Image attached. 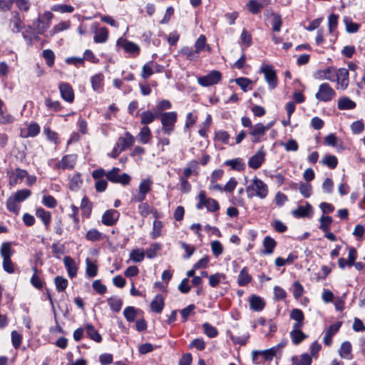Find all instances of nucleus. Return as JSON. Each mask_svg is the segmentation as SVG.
<instances>
[{
	"label": "nucleus",
	"instance_id": "obj_6",
	"mask_svg": "<svg viewBox=\"0 0 365 365\" xmlns=\"http://www.w3.org/2000/svg\"><path fill=\"white\" fill-rule=\"evenodd\" d=\"M260 72L264 74V79L268 83L269 88L272 90L277 86V77L275 71L271 65H263L260 68Z\"/></svg>",
	"mask_w": 365,
	"mask_h": 365
},
{
	"label": "nucleus",
	"instance_id": "obj_20",
	"mask_svg": "<svg viewBox=\"0 0 365 365\" xmlns=\"http://www.w3.org/2000/svg\"><path fill=\"white\" fill-rule=\"evenodd\" d=\"M63 264L69 277L71 279L75 277L77 274L78 267L74 259L70 256H66L63 257Z\"/></svg>",
	"mask_w": 365,
	"mask_h": 365
},
{
	"label": "nucleus",
	"instance_id": "obj_56",
	"mask_svg": "<svg viewBox=\"0 0 365 365\" xmlns=\"http://www.w3.org/2000/svg\"><path fill=\"white\" fill-rule=\"evenodd\" d=\"M229 139L230 135L225 130H220L215 133V140L218 142H221L224 144H227L229 142Z\"/></svg>",
	"mask_w": 365,
	"mask_h": 365
},
{
	"label": "nucleus",
	"instance_id": "obj_39",
	"mask_svg": "<svg viewBox=\"0 0 365 365\" xmlns=\"http://www.w3.org/2000/svg\"><path fill=\"white\" fill-rule=\"evenodd\" d=\"M252 280V277L249 274L247 267H244L240 272L237 283L240 286H245Z\"/></svg>",
	"mask_w": 365,
	"mask_h": 365
},
{
	"label": "nucleus",
	"instance_id": "obj_35",
	"mask_svg": "<svg viewBox=\"0 0 365 365\" xmlns=\"http://www.w3.org/2000/svg\"><path fill=\"white\" fill-rule=\"evenodd\" d=\"M344 24L346 31L349 34L356 33L361 26L359 24L353 22L349 17H344Z\"/></svg>",
	"mask_w": 365,
	"mask_h": 365
},
{
	"label": "nucleus",
	"instance_id": "obj_58",
	"mask_svg": "<svg viewBox=\"0 0 365 365\" xmlns=\"http://www.w3.org/2000/svg\"><path fill=\"white\" fill-rule=\"evenodd\" d=\"M108 303L110 309L115 312H118L123 305L122 300L116 297H110L108 299Z\"/></svg>",
	"mask_w": 365,
	"mask_h": 365
},
{
	"label": "nucleus",
	"instance_id": "obj_32",
	"mask_svg": "<svg viewBox=\"0 0 365 365\" xmlns=\"http://www.w3.org/2000/svg\"><path fill=\"white\" fill-rule=\"evenodd\" d=\"M19 203L14 195H11L6 200V208L10 212L17 215L20 210Z\"/></svg>",
	"mask_w": 365,
	"mask_h": 365
},
{
	"label": "nucleus",
	"instance_id": "obj_40",
	"mask_svg": "<svg viewBox=\"0 0 365 365\" xmlns=\"http://www.w3.org/2000/svg\"><path fill=\"white\" fill-rule=\"evenodd\" d=\"M83 184V180L79 173H76L71 178L68 186L69 189L73 191L78 190Z\"/></svg>",
	"mask_w": 365,
	"mask_h": 365
},
{
	"label": "nucleus",
	"instance_id": "obj_4",
	"mask_svg": "<svg viewBox=\"0 0 365 365\" xmlns=\"http://www.w3.org/2000/svg\"><path fill=\"white\" fill-rule=\"evenodd\" d=\"M197 198L198 203L196 205L197 210H201L203 207H205L208 211L215 212L220 208L218 202L212 198H207L205 192L203 190L199 192Z\"/></svg>",
	"mask_w": 365,
	"mask_h": 365
},
{
	"label": "nucleus",
	"instance_id": "obj_44",
	"mask_svg": "<svg viewBox=\"0 0 365 365\" xmlns=\"http://www.w3.org/2000/svg\"><path fill=\"white\" fill-rule=\"evenodd\" d=\"M70 27V21H61L59 24L55 25L52 29L48 32L49 36H53L56 34L67 30Z\"/></svg>",
	"mask_w": 365,
	"mask_h": 365
},
{
	"label": "nucleus",
	"instance_id": "obj_9",
	"mask_svg": "<svg viewBox=\"0 0 365 365\" xmlns=\"http://www.w3.org/2000/svg\"><path fill=\"white\" fill-rule=\"evenodd\" d=\"M339 71H340V70L336 71L334 68H329L324 70H319L315 73L314 78L319 80L326 79L331 81H337L339 83Z\"/></svg>",
	"mask_w": 365,
	"mask_h": 365
},
{
	"label": "nucleus",
	"instance_id": "obj_41",
	"mask_svg": "<svg viewBox=\"0 0 365 365\" xmlns=\"http://www.w3.org/2000/svg\"><path fill=\"white\" fill-rule=\"evenodd\" d=\"M39 132H40L39 125L36 123H31L28 126L26 133H24L22 131L21 133V135L23 138L35 137L39 133Z\"/></svg>",
	"mask_w": 365,
	"mask_h": 365
},
{
	"label": "nucleus",
	"instance_id": "obj_10",
	"mask_svg": "<svg viewBox=\"0 0 365 365\" xmlns=\"http://www.w3.org/2000/svg\"><path fill=\"white\" fill-rule=\"evenodd\" d=\"M9 185L14 187L27 176V171L21 168H16L7 171Z\"/></svg>",
	"mask_w": 365,
	"mask_h": 365
},
{
	"label": "nucleus",
	"instance_id": "obj_18",
	"mask_svg": "<svg viewBox=\"0 0 365 365\" xmlns=\"http://www.w3.org/2000/svg\"><path fill=\"white\" fill-rule=\"evenodd\" d=\"M134 142V136L129 132H125L124 136L118 138L115 145L120 149V150L124 151L128 147L133 145Z\"/></svg>",
	"mask_w": 365,
	"mask_h": 365
},
{
	"label": "nucleus",
	"instance_id": "obj_61",
	"mask_svg": "<svg viewBox=\"0 0 365 365\" xmlns=\"http://www.w3.org/2000/svg\"><path fill=\"white\" fill-rule=\"evenodd\" d=\"M31 195V192L28 189H21L18 190L13 195L19 202H21L29 198Z\"/></svg>",
	"mask_w": 365,
	"mask_h": 365
},
{
	"label": "nucleus",
	"instance_id": "obj_59",
	"mask_svg": "<svg viewBox=\"0 0 365 365\" xmlns=\"http://www.w3.org/2000/svg\"><path fill=\"white\" fill-rule=\"evenodd\" d=\"M54 283L58 292H62L68 287V280L63 277L58 276L54 279Z\"/></svg>",
	"mask_w": 365,
	"mask_h": 365
},
{
	"label": "nucleus",
	"instance_id": "obj_57",
	"mask_svg": "<svg viewBox=\"0 0 365 365\" xmlns=\"http://www.w3.org/2000/svg\"><path fill=\"white\" fill-rule=\"evenodd\" d=\"M51 10L61 14L72 13L74 11V8L72 6L66 4H56L51 7Z\"/></svg>",
	"mask_w": 365,
	"mask_h": 365
},
{
	"label": "nucleus",
	"instance_id": "obj_12",
	"mask_svg": "<svg viewBox=\"0 0 365 365\" xmlns=\"http://www.w3.org/2000/svg\"><path fill=\"white\" fill-rule=\"evenodd\" d=\"M117 46L123 48L125 52L134 56L138 55L140 50L138 45L123 38H120L117 41Z\"/></svg>",
	"mask_w": 365,
	"mask_h": 365
},
{
	"label": "nucleus",
	"instance_id": "obj_27",
	"mask_svg": "<svg viewBox=\"0 0 365 365\" xmlns=\"http://www.w3.org/2000/svg\"><path fill=\"white\" fill-rule=\"evenodd\" d=\"M76 163V157L74 155H65L58 163V168L63 169H71Z\"/></svg>",
	"mask_w": 365,
	"mask_h": 365
},
{
	"label": "nucleus",
	"instance_id": "obj_33",
	"mask_svg": "<svg viewBox=\"0 0 365 365\" xmlns=\"http://www.w3.org/2000/svg\"><path fill=\"white\" fill-rule=\"evenodd\" d=\"M290 317L292 319L295 321L293 325H299V327H303L304 317L301 309H294L291 312Z\"/></svg>",
	"mask_w": 365,
	"mask_h": 365
},
{
	"label": "nucleus",
	"instance_id": "obj_53",
	"mask_svg": "<svg viewBox=\"0 0 365 365\" xmlns=\"http://www.w3.org/2000/svg\"><path fill=\"white\" fill-rule=\"evenodd\" d=\"M180 53L190 61L196 60L198 58V53L190 47L182 48Z\"/></svg>",
	"mask_w": 365,
	"mask_h": 365
},
{
	"label": "nucleus",
	"instance_id": "obj_50",
	"mask_svg": "<svg viewBox=\"0 0 365 365\" xmlns=\"http://www.w3.org/2000/svg\"><path fill=\"white\" fill-rule=\"evenodd\" d=\"M321 163L329 167V168H334L337 165V159L334 155H324L321 160Z\"/></svg>",
	"mask_w": 365,
	"mask_h": 365
},
{
	"label": "nucleus",
	"instance_id": "obj_60",
	"mask_svg": "<svg viewBox=\"0 0 365 365\" xmlns=\"http://www.w3.org/2000/svg\"><path fill=\"white\" fill-rule=\"evenodd\" d=\"M202 327L204 329L205 334L210 338H214L217 336L218 331L217 329L210 324L209 323L206 322L202 324Z\"/></svg>",
	"mask_w": 365,
	"mask_h": 365
},
{
	"label": "nucleus",
	"instance_id": "obj_26",
	"mask_svg": "<svg viewBox=\"0 0 365 365\" xmlns=\"http://www.w3.org/2000/svg\"><path fill=\"white\" fill-rule=\"evenodd\" d=\"M152 311L160 313L164 307V299L160 294L156 295L150 304Z\"/></svg>",
	"mask_w": 365,
	"mask_h": 365
},
{
	"label": "nucleus",
	"instance_id": "obj_52",
	"mask_svg": "<svg viewBox=\"0 0 365 365\" xmlns=\"http://www.w3.org/2000/svg\"><path fill=\"white\" fill-rule=\"evenodd\" d=\"M356 257H357V252H356V249L354 247H349L348 258L346 259H344V267L353 266Z\"/></svg>",
	"mask_w": 365,
	"mask_h": 365
},
{
	"label": "nucleus",
	"instance_id": "obj_14",
	"mask_svg": "<svg viewBox=\"0 0 365 365\" xmlns=\"http://www.w3.org/2000/svg\"><path fill=\"white\" fill-rule=\"evenodd\" d=\"M119 216L120 214L118 211L114 209H110L103 214L101 222L106 226H113L117 222Z\"/></svg>",
	"mask_w": 365,
	"mask_h": 365
},
{
	"label": "nucleus",
	"instance_id": "obj_29",
	"mask_svg": "<svg viewBox=\"0 0 365 365\" xmlns=\"http://www.w3.org/2000/svg\"><path fill=\"white\" fill-rule=\"evenodd\" d=\"M104 76L102 73H97L91 78L92 88L95 91H99L103 85Z\"/></svg>",
	"mask_w": 365,
	"mask_h": 365
},
{
	"label": "nucleus",
	"instance_id": "obj_34",
	"mask_svg": "<svg viewBox=\"0 0 365 365\" xmlns=\"http://www.w3.org/2000/svg\"><path fill=\"white\" fill-rule=\"evenodd\" d=\"M86 273L88 277H94L98 274V266L89 258L86 259Z\"/></svg>",
	"mask_w": 365,
	"mask_h": 365
},
{
	"label": "nucleus",
	"instance_id": "obj_37",
	"mask_svg": "<svg viewBox=\"0 0 365 365\" xmlns=\"http://www.w3.org/2000/svg\"><path fill=\"white\" fill-rule=\"evenodd\" d=\"M14 254V250L10 242H4L0 247V255L4 259H11Z\"/></svg>",
	"mask_w": 365,
	"mask_h": 365
},
{
	"label": "nucleus",
	"instance_id": "obj_38",
	"mask_svg": "<svg viewBox=\"0 0 365 365\" xmlns=\"http://www.w3.org/2000/svg\"><path fill=\"white\" fill-rule=\"evenodd\" d=\"M129 258L133 262H140L145 258V251L140 248L133 249L130 252Z\"/></svg>",
	"mask_w": 365,
	"mask_h": 365
},
{
	"label": "nucleus",
	"instance_id": "obj_47",
	"mask_svg": "<svg viewBox=\"0 0 365 365\" xmlns=\"http://www.w3.org/2000/svg\"><path fill=\"white\" fill-rule=\"evenodd\" d=\"M226 276L222 273H215L209 276V284L212 287H216L222 280L225 279Z\"/></svg>",
	"mask_w": 365,
	"mask_h": 365
},
{
	"label": "nucleus",
	"instance_id": "obj_16",
	"mask_svg": "<svg viewBox=\"0 0 365 365\" xmlns=\"http://www.w3.org/2000/svg\"><path fill=\"white\" fill-rule=\"evenodd\" d=\"M265 133L266 131L264 128V124L259 123L252 127L249 134L252 136V142L256 143L262 140Z\"/></svg>",
	"mask_w": 365,
	"mask_h": 365
},
{
	"label": "nucleus",
	"instance_id": "obj_21",
	"mask_svg": "<svg viewBox=\"0 0 365 365\" xmlns=\"http://www.w3.org/2000/svg\"><path fill=\"white\" fill-rule=\"evenodd\" d=\"M9 26L14 33H19L22 30L23 23L17 11L12 12V17L9 21Z\"/></svg>",
	"mask_w": 365,
	"mask_h": 365
},
{
	"label": "nucleus",
	"instance_id": "obj_43",
	"mask_svg": "<svg viewBox=\"0 0 365 365\" xmlns=\"http://www.w3.org/2000/svg\"><path fill=\"white\" fill-rule=\"evenodd\" d=\"M277 353V347H272L263 351H255V354H261V356L266 361H271Z\"/></svg>",
	"mask_w": 365,
	"mask_h": 365
},
{
	"label": "nucleus",
	"instance_id": "obj_28",
	"mask_svg": "<svg viewBox=\"0 0 365 365\" xmlns=\"http://www.w3.org/2000/svg\"><path fill=\"white\" fill-rule=\"evenodd\" d=\"M151 137H152L151 130L149 128V127H148V126H143L140 129V130L137 136L138 140L143 144L148 143L150 140L151 139Z\"/></svg>",
	"mask_w": 365,
	"mask_h": 365
},
{
	"label": "nucleus",
	"instance_id": "obj_63",
	"mask_svg": "<svg viewBox=\"0 0 365 365\" xmlns=\"http://www.w3.org/2000/svg\"><path fill=\"white\" fill-rule=\"evenodd\" d=\"M211 250L215 257H219L223 252V246L218 240H215L211 242Z\"/></svg>",
	"mask_w": 365,
	"mask_h": 365
},
{
	"label": "nucleus",
	"instance_id": "obj_42",
	"mask_svg": "<svg viewBox=\"0 0 365 365\" xmlns=\"http://www.w3.org/2000/svg\"><path fill=\"white\" fill-rule=\"evenodd\" d=\"M108 38V31L106 28H101L99 29L95 36H94V41L96 43H102L107 41Z\"/></svg>",
	"mask_w": 365,
	"mask_h": 365
},
{
	"label": "nucleus",
	"instance_id": "obj_55",
	"mask_svg": "<svg viewBox=\"0 0 365 365\" xmlns=\"http://www.w3.org/2000/svg\"><path fill=\"white\" fill-rule=\"evenodd\" d=\"M234 81L241 88L244 92H246L252 84V81L250 79L243 77L236 78L234 80ZM252 88H250V90Z\"/></svg>",
	"mask_w": 365,
	"mask_h": 365
},
{
	"label": "nucleus",
	"instance_id": "obj_1",
	"mask_svg": "<svg viewBox=\"0 0 365 365\" xmlns=\"http://www.w3.org/2000/svg\"><path fill=\"white\" fill-rule=\"evenodd\" d=\"M246 192L248 198L257 197L264 200L269 195V187L262 180L255 177L246 187Z\"/></svg>",
	"mask_w": 365,
	"mask_h": 365
},
{
	"label": "nucleus",
	"instance_id": "obj_7",
	"mask_svg": "<svg viewBox=\"0 0 365 365\" xmlns=\"http://www.w3.org/2000/svg\"><path fill=\"white\" fill-rule=\"evenodd\" d=\"M222 75L218 71H212L207 75L200 76L197 78L198 83L203 86L207 87L217 84L221 79Z\"/></svg>",
	"mask_w": 365,
	"mask_h": 365
},
{
	"label": "nucleus",
	"instance_id": "obj_31",
	"mask_svg": "<svg viewBox=\"0 0 365 365\" xmlns=\"http://www.w3.org/2000/svg\"><path fill=\"white\" fill-rule=\"evenodd\" d=\"M86 335L94 341L99 343L102 341V337L91 324H86Z\"/></svg>",
	"mask_w": 365,
	"mask_h": 365
},
{
	"label": "nucleus",
	"instance_id": "obj_8",
	"mask_svg": "<svg viewBox=\"0 0 365 365\" xmlns=\"http://www.w3.org/2000/svg\"><path fill=\"white\" fill-rule=\"evenodd\" d=\"M53 17V14L49 11H45L41 17L36 20V26L38 34H43L45 31L50 27L51 21Z\"/></svg>",
	"mask_w": 365,
	"mask_h": 365
},
{
	"label": "nucleus",
	"instance_id": "obj_19",
	"mask_svg": "<svg viewBox=\"0 0 365 365\" xmlns=\"http://www.w3.org/2000/svg\"><path fill=\"white\" fill-rule=\"evenodd\" d=\"M263 249L261 250V254L264 255H269L274 252L277 246L276 241L269 236H266L262 242Z\"/></svg>",
	"mask_w": 365,
	"mask_h": 365
},
{
	"label": "nucleus",
	"instance_id": "obj_25",
	"mask_svg": "<svg viewBox=\"0 0 365 365\" xmlns=\"http://www.w3.org/2000/svg\"><path fill=\"white\" fill-rule=\"evenodd\" d=\"M36 215L43 222L46 229H48L51 220V215L50 212L45 210L41 207H38L36 210Z\"/></svg>",
	"mask_w": 365,
	"mask_h": 365
},
{
	"label": "nucleus",
	"instance_id": "obj_24",
	"mask_svg": "<svg viewBox=\"0 0 365 365\" xmlns=\"http://www.w3.org/2000/svg\"><path fill=\"white\" fill-rule=\"evenodd\" d=\"M249 302L250 309L255 312H261L265 306L263 299L257 295H252Z\"/></svg>",
	"mask_w": 365,
	"mask_h": 365
},
{
	"label": "nucleus",
	"instance_id": "obj_36",
	"mask_svg": "<svg viewBox=\"0 0 365 365\" xmlns=\"http://www.w3.org/2000/svg\"><path fill=\"white\" fill-rule=\"evenodd\" d=\"M225 165L230 166L232 170L237 171H242L245 169V163L240 158H234L232 160H227L225 162Z\"/></svg>",
	"mask_w": 365,
	"mask_h": 365
},
{
	"label": "nucleus",
	"instance_id": "obj_15",
	"mask_svg": "<svg viewBox=\"0 0 365 365\" xmlns=\"http://www.w3.org/2000/svg\"><path fill=\"white\" fill-rule=\"evenodd\" d=\"M61 98L68 103H72L74 101V92L70 84L68 83H61L58 86Z\"/></svg>",
	"mask_w": 365,
	"mask_h": 365
},
{
	"label": "nucleus",
	"instance_id": "obj_2",
	"mask_svg": "<svg viewBox=\"0 0 365 365\" xmlns=\"http://www.w3.org/2000/svg\"><path fill=\"white\" fill-rule=\"evenodd\" d=\"M162 130L166 135H170L175 130L178 114L175 111L165 112L160 115Z\"/></svg>",
	"mask_w": 365,
	"mask_h": 365
},
{
	"label": "nucleus",
	"instance_id": "obj_22",
	"mask_svg": "<svg viewBox=\"0 0 365 365\" xmlns=\"http://www.w3.org/2000/svg\"><path fill=\"white\" fill-rule=\"evenodd\" d=\"M302 327L293 325V329L290 332V336L294 344H298L307 338V335L301 330Z\"/></svg>",
	"mask_w": 365,
	"mask_h": 365
},
{
	"label": "nucleus",
	"instance_id": "obj_30",
	"mask_svg": "<svg viewBox=\"0 0 365 365\" xmlns=\"http://www.w3.org/2000/svg\"><path fill=\"white\" fill-rule=\"evenodd\" d=\"M140 123L147 126V125L152 123L157 117V115L150 110H145L140 114Z\"/></svg>",
	"mask_w": 365,
	"mask_h": 365
},
{
	"label": "nucleus",
	"instance_id": "obj_51",
	"mask_svg": "<svg viewBox=\"0 0 365 365\" xmlns=\"http://www.w3.org/2000/svg\"><path fill=\"white\" fill-rule=\"evenodd\" d=\"M205 48L210 50V46L206 43V38L204 35H200L195 43V49L199 53Z\"/></svg>",
	"mask_w": 365,
	"mask_h": 365
},
{
	"label": "nucleus",
	"instance_id": "obj_64",
	"mask_svg": "<svg viewBox=\"0 0 365 365\" xmlns=\"http://www.w3.org/2000/svg\"><path fill=\"white\" fill-rule=\"evenodd\" d=\"M299 190L304 197L308 198L312 195V187L309 183L301 182L299 186Z\"/></svg>",
	"mask_w": 365,
	"mask_h": 365
},
{
	"label": "nucleus",
	"instance_id": "obj_23",
	"mask_svg": "<svg viewBox=\"0 0 365 365\" xmlns=\"http://www.w3.org/2000/svg\"><path fill=\"white\" fill-rule=\"evenodd\" d=\"M312 206L308 202L305 206H299L296 210L292 211V214L295 217H307L312 215Z\"/></svg>",
	"mask_w": 365,
	"mask_h": 365
},
{
	"label": "nucleus",
	"instance_id": "obj_54",
	"mask_svg": "<svg viewBox=\"0 0 365 365\" xmlns=\"http://www.w3.org/2000/svg\"><path fill=\"white\" fill-rule=\"evenodd\" d=\"M86 238L91 242L100 241L102 239V233L96 229H91L86 232Z\"/></svg>",
	"mask_w": 365,
	"mask_h": 365
},
{
	"label": "nucleus",
	"instance_id": "obj_45",
	"mask_svg": "<svg viewBox=\"0 0 365 365\" xmlns=\"http://www.w3.org/2000/svg\"><path fill=\"white\" fill-rule=\"evenodd\" d=\"M81 209L83 216L86 217L90 216L92 210V204L86 197H84L81 200Z\"/></svg>",
	"mask_w": 365,
	"mask_h": 365
},
{
	"label": "nucleus",
	"instance_id": "obj_49",
	"mask_svg": "<svg viewBox=\"0 0 365 365\" xmlns=\"http://www.w3.org/2000/svg\"><path fill=\"white\" fill-rule=\"evenodd\" d=\"M138 309L133 307H127L123 310V315L126 320L130 322H134L137 316Z\"/></svg>",
	"mask_w": 365,
	"mask_h": 365
},
{
	"label": "nucleus",
	"instance_id": "obj_48",
	"mask_svg": "<svg viewBox=\"0 0 365 365\" xmlns=\"http://www.w3.org/2000/svg\"><path fill=\"white\" fill-rule=\"evenodd\" d=\"M272 30L279 32L281 29L282 21L281 16L276 13H271Z\"/></svg>",
	"mask_w": 365,
	"mask_h": 365
},
{
	"label": "nucleus",
	"instance_id": "obj_62",
	"mask_svg": "<svg viewBox=\"0 0 365 365\" xmlns=\"http://www.w3.org/2000/svg\"><path fill=\"white\" fill-rule=\"evenodd\" d=\"M263 6V4L257 2L256 0H250L247 4V7L252 14L259 13Z\"/></svg>",
	"mask_w": 365,
	"mask_h": 365
},
{
	"label": "nucleus",
	"instance_id": "obj_13",
	"mask_svg": "<svg viewBox=\"0 0 365 365\" xmlns=\"http://www.w3.org/2000/svg\"><path fill=\"white\" fill-rule=\"evenodd\" d=\"M266 152L264 150L263 148H261L258 151L252 155L249 161L248 165L250 168L252 169H258L264 163L265 160Z\"/></svg>",
	"mask_w": 365,
	"mask_h": 365
},
{
	"label": "nucleus",
	"instance_id": "obj_5",
	"mask_svg": "<svg viewBox=\"0 0 365 365\" xmlns=\"http://www.w3.org/2000/svg\"><path fill=\"white\" fill-rule=\"evenodd\" d=\"M120 169L113 168L106 173V178L111 182L128 185L130 182V176L127 173L119 174Z\"/></svg>",
	"mask_w": 365,
	"mask_h": 365
},
{
	"label": "nucleus",
	"instance_id": "obj_17",
	"mask_svg": "<svg viewBox=\"0 0 365 365\" xmlns=\"http://www.w3.org/2000/svg\"><path fill=\"white\" fill-rule=\"evenodd\" d=\"M341 326V322H337L330 325L325 331L324 336L323 337V341L325 345L330 346L332 342V336L336 334Z\"/></svg>",
	"mask_w": 365,
	"mask_h": 365
},
{
	"label": "nucleus",
	"instance_id": "obj_46",
	"mask_svg": "<svg viewBox=\"0 0 365 365\" xmlns=\"http://www.w3.org/2000/svg\"><path fill=\"white\" fill-rule=\"evenodd\" d=\"M230 338L235 344L244 346L247 342L250 335L248 333H245L240 336H235L232 334H230Z\"/></svg>",
	"mask_w": 365,
	"mask_h": 365
},
{
	"label": "nucleus",
	"instance_id": "obj_11",
	"mask_svg": "<svg viewBox=\"0 0 365 365\" xmlns=\"http://www.w3.org/2000/svg\"><path fill=\"white\" fill-rule=\"evenodd\" d=\"M334 95V90L327 83H322L319 86V91L315 96L317 99L322 101L331 100Z\"/></svg>",
	"mask_w": 365,
	"mask_h": 365
},
{
	"label": "nucleus",
	"instance_id": "obj_3",
	"mask_svg": "<svg viewBox=\"0 0 365 365\" xmlns=\"http://www.w3.org/2000/svg\"><path fill=\"white\" fill-rule=\"evenodd\" d=\"M153 183V180L150 178L141 180L138 185V192L132 196L131 202H143L146 195L151 191Z\"/></svg>",
	"mask_w": 365,
	"mask_h": 365
}]
</instances>
